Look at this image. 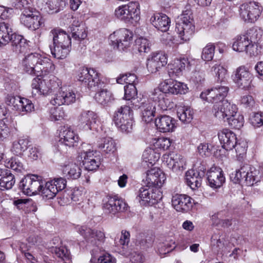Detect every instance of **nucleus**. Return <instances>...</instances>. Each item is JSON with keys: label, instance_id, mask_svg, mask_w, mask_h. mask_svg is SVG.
<instances>
[{"label": "nucleus", "instance_id": "obj_43", "mask_svg": "<svg viewBox=\"0 0 263 263\" xmlns=\"http://www.w3.org/2000/svg\"><path fill=\"white\" fill-rule=\"evenodd\" d=\"M104 84L102 85L100 90H99L95 96V100L100 104L102 105H106L111 103L114 100L113 95L111 91L106 88H102ZM95 90H97V87L94 88ZM99 89V88H98Z\"/></svg>", "mask_w": 263, "mask_h": 263}, {"label": "nucleus", "instance_id": "obj_57", "mask_svg": "<svg viewBox=\"0 0 263 263\" xmlns=\"http://www.w3.org/2000/svg\"><path fill=\"white\" fill-rule=\"evenodd\" d=\"M6 166L8 168H10L12 170L21 172L24 170L23 165L20 160L17 158H12L8 162H6Z\"/></svg>", "mask_w": 263, "mask_h": 263}, {"label": "nucleus", "instance_id": "obj_45", "mask_svg": "<svg viewBox=\"0 0 263 263\" xmlns=\"http://www.w3.org/2000/svg\"><path fill=\"white\" fill-rule=\"evenodd\" d=\"M98 147L105 154H113L116 151L114 140L109 137L101 138L98 142Z\"/></svg>", "mask_w": 263, "mask_h": 263}, {"label": "nucleus", "instance_id": "obj_33", "mask_svg": "<svg viewBox=\"0 0 263 263\" xmlns=\"http://www.w3.org/2000/svg\"><path fill=\"white\" fill-rule=\"evenodd\" d=\"M192 199L184 194H176L172 197V203L178 212H186L192 207Z\"/></svg>", "mask_w": 263, "mask_h": 263}, {"label": "nucleus", "instance_id": "obj_13", "mask_svg": "<svg viewBox=\"0 0 263 263\" xmlns=\"http://www.w3.org/2000/svg\"><path fill=\"white\" fill-rule=\"evenodd\" d=\"M19 186L25 194L29 196L37 194L43 187V180L41 176L27 175L21 180Z\"/></svg>", "mask_w": 263, "mask_h": 263}, {"label": "nucleus", "instance_id": "obj_32", "mask_svg": "<svg viewBox=\"0 0 263 263\" xmlns=\"http://www.w3.org/2000/svg\"><path fill=\"white\" fill-rule=\"evenodd\" d=\"M230 243L228 237L224 234H215L211 240L212 250L216 253L229 251Z\"/></svg>", "mask_w": 263, "mask_h": 263}, {"label": "nucleus", "instance_id": "obj_42", "mask_svg": "<svg viewBox=\"0 0 263 263\" xmlns=\"http://www.w3.org/2000/svg\"><path fill=\"white\" fill-rule=\"evenodd\" d=\"M188 64L187 60L185 58L174 60L168 64L170 76H171V74L172 76L173 74L177 76L180 75Z\"/></svg>", "mask_w": 263, "mask_h": 263}, {"label": "nucleus", "instance_id": "obj_21", "mask_svg": "<svg viewBox=\"0 0 263 263\" xmlns=\"http://www.w3.org/2000/svg\"><path fill=\"white\" fill-rule=\"evenodd\" d=\"M59 147L65 145L69 147H74L78 144V135L70 127L64 126L61 128L59 134Z\"/></svg>", "mask_w": 263, "mask_h": 263}, {"label": "nucleus", "instance_id": "obj_55", "mask_svg": "<svg viewBox=\"0 0 263 263\" xmlns=\"http://www.w3.org/2000/svg\"><path fill=\"white\" fill-rule=\"evenodd\" d=\"M130 241V233L128 231L126 230H122L121 231V235L119 241L120 245L122 246L123 249L122 253L124 255H127V252L125 250L126 247L128 246Z\"/></svg>", "mask_w": 263, "mask_h": 263}, {"label": "nucleus", "instance_id": "obj_60", "mask_svg": "<svg viewBox=\"0 0 263 263\" xmlns=\"http://www.w3.org/2000/svg\"><path fill=\"white\" fill-rule=\"evenodd\" d=\"M51 251L52 253L55 254L57 257L61 258L63 259L68 258L69 252L67 248L64 246L60 247H52Z\"/></svg>", "mask_w": 263, "mask_h": 263}, {"label": "nucleus", "instance_id": "obj_58", "mask_svg": "<svg viewBox=\"0 0 263 263\" xmlns=\"http://www.w3.org/2000/svg\"><path fill=\"white\" fill-rule=\"evenodd\" d=\"M50 119L52 120H61L65 117V113L62 107H52L50 110Z\"/></svg>", "mask_w": 263, "mask_h": 263}, {"label": "nucleus", "instance_id": "obj_27", "mask_svg": "<svg viewBox=\"0 0 263 263\" xmlns=\"http://www.w3.org/2000/svg\"><path fill=\"white\" fill-rule=\"evenodd\" d=\"M79 125L85 130L97 129L98 116L92 111H84L79 118Z\"/></svg>", "mask_w": 263, "mask_h": 263}, {"label": "nucleus", "instance_id": "obj_26", "mask_svg": "<svg viewBox=\"0 0 263 263\" xmlns=\"http://www.w3.org/2000/svg\"><path fill=\"white\" fill-rule=\"evenodd\" d=\"M161 88L165 93L173 95L184 94L188 89L186 84L172 79L161 83Z\"/></svg>", "mask_w": 263, "mask_h": 263}, {"label": "nucleus", "instance_id": "obj_48", "mask_svg": "<svg viewBox=\"0 0 263 263\" xmlns=\"http://www.w3.org/2000/svg\"><path fill=\"white\" fill-rule=\"evenodd\" d=\"M177 115L182 122L189 123L193 118V110L188 106H180L177 109Z\"/></svg>", "mask_w": 263, "mask_h": 263}, {"label": "nucleus", "instance_id": "obj_34", "mask_svg": "<svg viewBox=\"0 0 263 263\" xmlns=\"http://www.w3.org/2000/svg\"><path fill=\"white\" fill-rule=\"evenodd\" d=\"M166 93L161 88V84L158 88H155L149 95V102L153 101L158 103V106L162 110H167L168 107H171L170 101L166 98Z\"/></svg>", "mask_w": 263, "mask_h": 263}, {"label": "nucleus", "instance_id": "obj_22", "mask_svg": "<svg viewBox=\"0 0 263 263\" xmlns=\"http://www.w3.org/2000/svg\"><path fill=\"white\" fill-rule=\"evenodd\" d=\"M163 161L173 172H178L185 168L186 161L183 156L174 152L163 156Z\"/></svg>", "mask_w": 263, "mask_h": 263}, {"label": "nucleus", "instance_id": "obj_19", "mask_svg": "<svg viewBox=\"0 0 263 263\" xmlns=\"http://www.w3.org/2000/svg\"><path fill=\"white\" fill-rule=\"evenodd\" d=\"M161 198V194L159 189L150 186L141 187L137 197L142 205L154 204Z\"/></svg>", "mask_w": 263, "mask_h": 263}, {"label": "nucleus", "instance_id": "obj_20", "mask_svg": "<svg viewBox=\"0 0 263 263\" xmlns=\"http://www.w3.org/2000/svg\"><path fill=\"white\" fill-rule=\"evenodd\" d=\"M57 90L54 98L50 101L53 105H68L75 102L76 97L73 90L62 85Z\"/></svg>", "mask_w": 263, "mask_h": 263}, {"label": "nucleus", "instance_id": "obj_62", "mask_svg": "<svg viewBox=\"0 0 263 263\" xmlns=\"http://www.w3.org/2000/svg\"><path fill=\"white\" fill-rule=\"evenodd\" d=\"M198 152L202 157H208L211 154V149L208 143H201L197 147Z\"/></svg>", "mask_w": 263, "mask_h": 263}, {"label": "nucleus", "instance_id": "obj_39", "mask_svg": "<svg viewBox=\"0 0 263 263\" xmlns=\"http://www.w3.org/2000/svg\"><path fill=\"white\" fill-rule=\"evenodd\" d=\"M151 21L155 27L162 32H165L168 30L171 23L167 15L159 13L154 14L151 17Z\"/></svg>", "mask_w": 263, "mask_h": 263}, {"label": "nucleus", "instance_id": "obj_1", "mask_svg": "<svg viewBox=\"0 0 263 263\" xmlns=\"http://www.w3.org/2000/svg\"><path fill=\"white\" fill-rule=\"evenodd\" d=\"M23 70L31 75L45 76L52 72L55 66L48 58L37 53H31L25 57L22 61Z\"/></svg>", "mask_w": 263, "mask_h": 263}, {"label": "nucleus", "instance_id": "obj_11", "mask_svg": "<svg viewBox=\"0 0 263 263\" xmlns=\"http://www.w3.org/2000/svg\"><path fill=\"white\" fill-rule=\"evenodd\" d=\"M228 91L229 87L224 83H218L212 88L202 92L200 98L212 103H220L222 101H227L224 98Z\"/></svg>", "mask_w": 263, "mask_h": 263}, {"label": "nucleus", "instance_id": "obj_30", "mask_svg": "<svg viewBox=\"0 0 263 263\" xmlns=\"http://www.w3.org/2000/svg\"><path fill=\"white\" fill-rule=\"evenodd\" d=\"M76 230L79 234L88 241L93 242V240H95L100 242H103L105 240V234L100 230H92L85 226H78L76 227Z\"/></svg>", "mask_w": 263, "mask_h": 263}, {"label": "nucleus", "instance_id": "obj_25", "mask_svg": "<svg viewBox=\"0 0 263 263\" xmlns=\"http://www.w3.org/2000/svg\"><path fill=\"white\" fill-rule=\"evenodd\" d=\"M81 158L83 159V164L86 170H96L100 164V158L96 151H83L81 152Z\"/></svg>", "mask_w": 263, "mask_h": 263}, {"label": "nucleus", "instance_id": "obj_52", "mask_svg": "<svg viewBox=\"0 0 263 263\" xmlns=\"http://www.w3.org/2000/svg\"><path fill=\"white\" fill-rule=\"evenodd\" d=\"M137 80V76L134 73H125L120 74L117 78L116 82L119 84L125 83L126 85H135Z\"/></svg>", "mask_w": 263, "mask_h": 263}, {"label": "nucleus", "instance_id": "obj_47", "mask_svg": "<svg viewBox=\"0 0 263 263\" xmlns=\"http://www.w3.org/2000/svg\"><path fill=\"white\" fill-rule=\"evenodd\" d=\"M63 173L68 178L77 179L81 174V169L75 163L69 164L65 165L62 170Z\"/></svg>", "mask_w": 263, "mask_h": 263}, {"label": "nucleus", "instance_id": "obj_17", "mask_svg": "<svg viewBox=\"0 0 263 263\" xmlns=\"http://www.w3.org/2000/svg\"><path fill=\"white\" fill-rule=\"evenodd\" d=\"M5 103L19 112H29L34 109V105L30 100L17 96L7 95L5 98Z\"/></svg>", "mask_w": 263, "mask_h": 263}, {"label": "nucleus", "instance_id": "obj_59", "mask_svg": "<svg viewBox=\"0 0 263 263\" xmlns=\"http://www.w3.org/2000/svg\"><path fill=\"white\" fill-rule=\"evenodd\" d=\"M137 95V90L134 85H126L124 86V99L127 100H134Z\"/></svg>", "mask_w": 263, "mask_h": 263}, {"label": "nucleus", "instance_id": "obj_31", "mask_svg": "<svg viewBox=\"0 0 263 263\" xmlns=\"http://www.w3.org/2000/svg\"><path fill=\"white\" fill-rule=\"evenodd\" d=\"M139 101V104L136 105V106L141 109L143 121L146 123L151 122L155 115V105L149 102V100H146V98L145 97H142L140 99V101Z\"/></svg>", "mask_w": 263, "mask_h": 263}, {"label": "nucleus", "instance_id": "obj_24", "mask_svg": "<svg viewBox=\"0 0 263 263\" xmlns=\"http://www.w3.org/2000/svg\"><path fill=\"white\" fill-rule=\"evenodd\" d=\"M104 211L108 214L115 215L118 212L127 210L128 205L124 200L116 196L109 197L104 203Z\"/></svg>", "mask_w": 263, "mask_h": 263}, {"label": "nucleus", "instance_id": "obj_44", "mask_svg": "<svg viewBox=\"0 0 263 263\" xmlns=\"http://www.w3.org/2000/svg\"><path fill=\"white\" fill-rule=\"evenodd\" d=\"M185 180L187 185L192 190H195L200 186L202 181L199 172L193 170H189L186 173Z\"/></svg>", "mask_w": 263, "mask_h": 263}, {"label": "nucleus", "instance_id": "obj_49", "mask_svg": "<svg viewBox=\"0 0 263 263\" xmlns=\"http://www.w3.org/2000/svg\"><path fill=\"white\" fill-rule=\"evenodd\" d=\"M232 128L239 129L243 125L244 119L242 115L237 112V110L226 119Z\"/></svg>", "mask_w": 263, "mask_h": 263}, {"label": "nucleus", "instance_id": "obj_41", "mask_svg": "<svg viewBox=\"0 0 263 263\" xmlns=\"http://www.w3.org/2000/svg\"><path fill=\"white\" fill-rule=\"evenodd\" d=\"M70 28L72 36L75 40H82L87 36L86 27L82 21H79L76 19L74 20Z\"/></svg>", "mask_w": 263, "mask_h": 263}, {"label": "nucleus", "instance_id": "obj_36", "mask_svg": "<svg viewBox=\"0 0 263 263\" xmlns=\"http://www.w3.org/2000/svg\"><path fill=\"white\" fill-rule=\"evenodd\" d=\"M218 138L222 147L227 151L233 149L237 141L235 134L228 129L220 131Z\"/></svg>", "mask_w": 263, "mask_h": 263}, {"label": "nucleus", "instance_id": "obj_12", "mask_svg": "<svg viewBox=\"0 0 263 263\" xmlns=\"http://www.w3.org/2000/svg\"><path fill=\"white\" fill-rule=\"evenodd\" d=\"M262 8L258 2L252 1L245 3L239 7L240 17L246 22L254 23L259 17Z\"/></svg>", "mask_w": 263, "mask_h": 263}, {"label": "nucleus", "instance_id": "obj_15", "mask_svg": "<svg viewBox=\"0 0 263 263\" xmlns=\"http://www.w3.org/2000/svg\"><path fill=\"white\" fill-rule=\"evenodd\" d=\"M100 74L93 68H82L78 74V80L89 88H101L104 83L100 79Z\"/></svg>", "mask_w": 263, "mask_h": 263}, {"label": "nucleus", "instance_id": "obj_9", "mask_svg": "<svg viewBox=\"0 0 263 263\" xmlns=\"http://www.w3.org/2000/svg\"><path fill=\"white\" fill-rule=\"evenodd\" d=\"M139 5L138 3L134 2L121 5L115 11V16L125 23L136 22L139 18Z\"/></svg>", "mask_w": 263, "mask_h": 263}, {"label": "nucleus", "instance_id": "obj_3", "mask_svg": "<svg viewBox=\"0 0 263 263\" xmlns=\"http://www.w3.org/2000/svg\"><path fill=\"white\" fill-rule=\"evenodd\" d=\"M50 36L52 38V44L49 46L52 55L59 59L66 58L71 48L70 35L60 28H54L50 31Z\"/></svg>", "mask_w": 263, "mask_h": 263}, {"label": "nucleus", "instance_id": "obj_35", "mask_svg": "<svg viewBox=\"0 0 263 263\" xmlns=\"http://www.w3.org/2000/svg\"><path fill=\"white\" fill-rule=\"evenodd\" d=\"M207 175L209 184L212 188L220 187L225 181L223 172L220 167H211L208 172Z\"/></svg>", "mask_w": 263, "mask_h": 263}, {"label": "nucleus", "instance_id": "obj_51", "mask_svg": "<svg viewBox=\"0 0 263 263\" xmlns=\"http://www.w3.org/2000/svg\"><path fill=\"white\" fill-rule=\"evenodd\" d=\"M213 74L215 75L216 79L220 83H225L224 80L227 73V70L222 66L215 65L212 68Z\"/></svg>", "mask_w": 263, "mask_h": 263}, {"label": "nucleus", "instance_id": "obj_37", "mask_svg": "<svg viewBox=\"0 0 263 263\" xmlns=\"http://www.w3.org/2000/svg\"><path fill=\"white\" fill-rule=\"evenodd\" d=\"M37 4L42 9L57 13L65 7L66 0H37Z\"/></svg>", "mask_w": 263, "mask_h": 263}, {"label": "nucleus", "instance_id": "obj_8", "mask_svg": "<svg viewBox=\"0 0 263 263\" xmlns=\"http://www.w3.org/2000/svg\"><path fill=\"white\" fill-rule=\"evenodd\" d=\"M115 124L123 133H130L133 129L132 110L128 106L120 107L115 111L113 118Z\"/></svg>", "mask_w": 263, "mask_h": 263}, {"label": "nucleus", "instance_id": "obj_46", "mask_svg": "<svg viewBox=\"0 0 263 263\" xmlns=\"http://www.w3.org/2000/svg\"><path fill=\"white\" fill-rule=\"evenodd\" d=\"M160 155L154 149L148 148L146 149L142 155L143 165H146L148 167L153 166L159 159Z\"/></svg>", "mask_w": 263, "mask_h": 263}, {"label": "nucleus", "instance_id": "obj_53", "mask_svg": "<svg viewBox=\"0 0 263 263\" xmlns=\"http://www.w3.org/2000/svg\"><path fill=\"white\" fill-rule=\"evenodd\" d=\"M136 48L139 52H148L150 51L151 43L144 37H140L136 40Z\"/></svg>", "mask_w": 263, "mask_h": 263}, {"label": "nucleus", "instance_id": "obj_50", "mask_svg": "<svg viewBox=\"0 0 263 263\" xmlns=\"http://www.w3.org/2000/svg\"><path fill=\"white\" fill-rule=\"evenodd\" d=\"M29 141L27 139H20L12 144L11 151L16 155H21L27 149Z\"/></svg>", "mask_w": 263, "mask_h": 263}, {"label": "nucleus", "instance_id": "obj_2", "mask_svg": "<svg viewBox=\"0 0 263 263\" xmlns=\"http://www.w3.org/2000/svg\"><path fill=\"white\" fill-rule=\"evenodd\" d=\"M260 36L256 29H250L245 34L235 37L233 49L238 52H245L251 57H256L260 53V47L257 44Z\"/></svg>", "mask_w": 263, "mask_h": 263}, {"label": "nucleus", "instance_id": "obj_56", "mask_svg": "<svg viewBox=\"0 0 263 263\" xmlns=\"http://www.w3.org/2000/svg\"><path fill=\"white\" fill-rule=\"evenodd\" d=\"M250 124L254 127H259L263 125V112H254L249 118Z\"/></svg>", "mask_w": 263, "mask_h": 263}, {"label": "nucleus", "instance_id": "obj_4", "mask_svg": "<svg viewBox=\"0 0 263 263\" xmlns=\"http://www.w3.org/2000/svg\"><path fill=\"white\" fill-rule=\"evenodd\" d=\"M262 174L259 170L246 164L230 175L231 180L235 183H243L248 186H252L259 182Z\"/></svg>", "mask_w": 263, "mask_h": 263}, {"label": "nucleus", "instance_id": "obj_7", "mask_svg": "<svg viewBox=\"0 0 263 263\" xmlns=\"http://www.w3.org/2000/svg\"><path fill=\"white\" fill-rule=\"evenodd\" d=\"M61 85V81L53 76H50L48 79L36 78L32 82V93L34 96L47 95L56 91Z\"/></svg>", "mask_w": 263, "mask_h": 263}, {"label": "nucleus", "instance_id": "obj_38", "mask_svg": "<svg viewBox=\"0 0 263 263\" xmlns=\"http://www.w3.org/2000/svg\"><path fill=\"white\" fill-rule=\"evenodd\" d=\"M175 120L169 116H161L155 120L156 127L163 133L173 132L175 127Z\"/></svg>", "mask_w": 263, "mask_h": 263}, {"label": "nucleus", "instance_id": "obj_16", "mask_svg": "<svg viewBox=\"0 0 263 263\" xmlns=\"http://www.w3.org/2000/svg\"><path fill=\"white\" fill-rule=\"evenodd\" d=\"M253 76L249 69L245 66L238 67L234 72L233 81L239 88L250 90L253 85Z\"/></svg>", "mask_w": 263, "mask_h": 263}, {"label": "nucleus", "instance_id": "obj_29", "mask_svg": "<svg viewBox=\"0 0 263 263\" xmlns=\"http://www.w3.org/2000/svg\"><path fill=\"white\" fill-rule=\"evenodd\" d=\"M166 179L165 174L157 167H154L146 172V181L148 186L158 189Z\"/></svg>", "mask_w": 263, "mask_h": 263}, {"label": "nucleus", "instance_id": "obj_54", "mask_svg": "<svg viewBox=\"0 0 263 263\" xmlns=\"http://www.w3.org/2000/svg\"><path fill=\"white\" fill-rule=\"evenodd\" d=\"M215 46L212 44H208L202 50L201 58L205 61H210L214 55Z\"/></svg>", "mask_w": 263, "mask_h": 263}, {"label": "nucleus", "instance_id": "obj_5", "mask_svg": "<svg viewBox=\"0 0 263 263\" xmlns=\"http://www.w3.org/2000/svg\"><path fill=\"white\" fill-rule=\"evenodd\" d=\"M195 30L192 12L190 8H186L176 21V31L183 42L189 41Z\"/></svg>", "mask_w": 263, "mask_h": 263}, {"label": "nucleus", "instance_id": "obj_6", "mask_svg": "<svg viewBox=\"0 0 263 263\" xmlns=\"http://www.w3.org/2000/svg\"><path fill=\"white\" fill-rule=\"evenodd\" d=\"M11 40L15 52H24L26 48L25 42L22 37L13 33L10 24L4 22L0 23V47L6 45Z\"/></svg>", "mask_w": 263, "mask_h": 263}, {"label": "nucleus", "instance_id": "obj_14", "mask_svg": "<svg viewBox=\"0 0 263 263\" xmlns=\"http://www.w3.org/2000/svg\"><path fill=\"white\" fill-rule=\"evenodd\" d=\"M66 185V181L63 178L54 179L45 184L43 181V187L39 194L48 199H52L59 191L64 189Z\"/></svg>", "mask_w": 263, "mask_h": 263}, {"label": "nucleus", "instance_id": "obj_40", "mask_svg": "<svg viewBox=\"0 0 263 263\" xmlns=\"http://www.w3.org/2000/svg\"><path fill=\"white\" fill-rule=\"evenodd\" d=\"M15 183L14 177L7 169H0V190L11 189Z\"/></svg>", "mask_w": 263, "mask_h": 263}, {"label": "nucleus", "instance_id": "obj_10", "mask_svg": "<svg viewBox=\"0 0 263 263\" xmlns=\"http://www.w3.org/2000/svg\"><path fill=\"white\" fill-rule=\"evenodd\" d=\"M20 20L22 25L31 30L39 29L44 24L39 12L29 7L23 9Z\"/></svg>", "mask_w": 263, "mask_h": 263}, {"label": "nucleus", "instance_id": "obj_61", "mask_svg": "<svg viewBox=\"0 0 263 263\" xmlns=\"http://www.w3.org/2000/svg\"><path fill=\"white\" fill-rule=\"evenodd\" d=\"M176 247L175 242L171 240L170 242H165L161 245L159 248V252L160 254H166L173 250Z\"/></svg>", "mask_w": 263, "mask_h": 263}, {"label": "nucleus", "instance_id": "obj_63", "mask_svg": "<svg viewBox=\"0 0 263 263\" xmlns=\"http://www.w3.org/2000/svg\"><path fill=\"white\" fill-rule=\"evenodd\" d=\"M241 104L246 108H250L255 105V101L250 95H245L241 97Z\"/></svg>", "mask_w": 263, "mask_h": 263}, {"label": "nucleus", "instance_id": "obj_18", "mask_svg": "<svg viewBox=\"0 0 263 263\" xmlns=\"http://www.w3.org/2000/svg\"><path fill=\"white\" fill-rule=\"evenodd\" d=\"M133 32L128 29L122 28L114 31L109 35V39L120 50L128 47L132 42Z\"/></svg>", "mask_w": 263, "mask_h": 263}, {"label": "nucleus", "instance_id": "obj_23", "mask_svg": "<svg viewBox=\"0 0 263 263\" xmlns=\"http://www.w3.org/2000/svg\"><path fill=\"white\" fill-rule=\"evenodd\" d=\"M212 112L214 116L219 119L226 120L228 116H231L237 110L235 104H231L228 101H224L220 103H213Z\"/></svg>", "mask_w": 263, "mask_h": 263}, {"label": "nucleus", "instance_id": "obj_28", "mask_svg": "<svg viewBox=\"0 0 263 263\" xmlns=\"http://www.w3.org/2000/svg\"><path fill=\"white\" fill-rule=\"evenodd\" d=\"M167 62L166 56L163 52L153 53L147 60V68L151 73H156Z\"/></svg>", "mask_w": 263, "mask_h": 263}, {"label": "nucleus", "instance_id": "obj_64", "mask_svg": "<svg viewBox=\"0 0 263 263\" xmlns=\"http://www.w3.org/2000/svg\"><path fill=\"white\" fill-rule=\"evenodd\" d=\"M247 143L243 141L238 142L237 141L235 147V151L238 156L243 155L247 151Z\"/></svg>", "mask_w": 263, "mask_h": 263}]
</instances>
